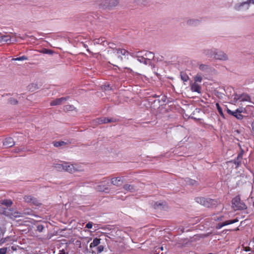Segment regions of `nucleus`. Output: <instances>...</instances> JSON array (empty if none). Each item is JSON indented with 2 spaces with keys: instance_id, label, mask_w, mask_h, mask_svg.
<instances>
[{
  "instance_id": "f257e3e1",
  "label": "nucleus",
  "mask_w": 254,
  "mask_h": 254,
  "mask_svg": "<svg viewBox=\"0 0 254 254\" xmlns=\"http://www.w3.org/2000/svg\"><path fill=\"white\" fill-rule=\"evenodd\" d=\"M119 0H99L97 3L100 8L111 10L119 3Z\"/></svg>"
},
{
  "instance_id": "f03ea898",
  "label": "nucleus",
  "mask_w": 254,
  "mask_h": 254,
  "mask_svg": "<svg viewBox=\"0 0 254 254\" xmlns=\"http://www.w3.org/2000/svg\"><path fill=\"white\" fill-rule=\"evenodd\" d=\"M232 203L233 207L238 210H244L247 208L246 205L241 201L239 196H237L232 199Z\"/></svg>"
},
{
  "instance_id": "7ed1b4c3",
  "label": "nucleus",
  "mask_w": 254,
  "mask_h": 254,
  "mask_svg": "<svg viewBox=\"0 0 254 254\" xmlns=\"http://www.w3.org/2000/svg\"><path fill=\"white\" fill-rule=\"evenodd\" d=\"M64 170L70 173H74L78 171H82L83 170H80L77 167L76 164H70L68 162H64Z\"/></svg>"
},
{
  "instance_id": "20e7f679",
  "label": "nucleus",
  "mask_w": 254,
  "mask_h": 254,
  "mask_svg": "<svg viewBox=\"0 0 254 254\" xmlns=\"http://www.w3.org/2000/svg\"><path fill=\"white\" fill-rule=\"evenodd\" d=\"M214 59L217 60L226 61L228 60V55L224 52L216 49Z\"/></svg>"
},
{
  "instance_id": "39448f33",
  "label": "nucleus",
  "mask_w": 254,
  "mask_h": 254,
  "mask_svg": "<svg viewBox=\"0 0 254 254\" xmlns=\"http://www.w3.org/2000/svg\"><path fill=\"white\" fill-rule=\"evenodd\" d=\"M24 200L27 203H31L36 206H40L41 203L36 198L30 195H25L23 197Z\"/></svg>"
},
{
  "instance_id": "423d86ee",
  "label": "nucleus",
  "mask_w": 254,
  "mask_h": 254,
  "mask_svg": "<svg viewBox=\"0 0 254 254\" xmlns=\"http://www.w3.org/2000/svg\"><path fill=\"white\" fill-rule=\"evenodd\" d=\"M250 6L249 0L241 3H236L235 5L234 8L238 11L242 10L243 9L248 10Z\"/></svg>"
},
{
  "instance_id": "0eeeda50",
  "label": "nucleus",
  "mask_w": 254,
  "mask_h": 254,
  "mask_svg": "<svg viewBox=\"0 0 254 254\" xmlns=\"http://www.w3.org/2000/svg\"><path fill=\"white\" fill-rule=\"evenodd\" d=\"M216 50V49H204L202 50V54L208 58H214Z\"/></svg>"
},
{
  "instance_id": "6e6552de",
  "label": "nucleus",
  "mask_w": 254,
  "mask_h": 254,
  "mask_svg": "<svg viewBox=\"0 0 254 254\" xmlns=\"http://www.w3.org/2000/svg\"><path fill=\"white\" fill-rule=\"evenodd\" d=\"M117 121L116 119L111 118L108 119L105 117L100 118L97 119L96 120V122L99 124H107L109 123H113L116 122Z\"/></svg>"
},
{
  "instance_id": "1a4fd4ad",
  "label": "nucleus",
  "mask_w": 254,
  "mask_h": 254,
  "mask_svg": "<svg viewBox=\"0 0 254 254\" xmlns=\"http://www.w3.org/2000/svg\"><path fill=\"white\" fill-rule=\"evenodd\" d=\"M3 144L6 148H8L13 146L15 142L12 138L9 137L4 139Z\"/></svg>"
},
{
  "instance_id": "9d476101",
  "label": "nucleus",
  "mask_w": 254,
  "mask_h": 254,
  "mask_svg": "<svg viewBox=\"0 0 254 254\" xmlns=\"http://www.w3.org/2000/svg\"><path fill=\"white\" fill-rule=\"evenodd\" d=\"M67 97H62L60 98L56 99L55 100L52 101L50 103L51 106H56L61 105L63 103L66 101Z\"/></svg>"
},
{
  "instance_id": "9b49d317",
  "label": "nucleus",
  "mask_w": 254,
  "mask_h": 254,
  "mask_svg": "<svg viewBox=\"0 0 254 254\" xmlns=\"http://www.w3.org/2000/svg\"><path fill=\"white\" fill-rule=\"evenodd\" d=\"M111 57L113 60V61L116 63H120L123 60V58L121 57V56L119 55H117V56H115V55H114V51L111 53Z\"/></svg>"
},
{
  "instance_id": "f8f14e48",
  "label": "nucleus",
  "mask_w": 254,
  "mask_h": 254,
  "mask_svg": "<svg viewBox=\"0 0 254 254\" xmlns=\"http://www.w3.org/2000/svg\"><path fill=\"white\" fill-rule=\"evenodd\" d=\"M238 220L237 218L235 219L234 220H227V221H226L223 222L222 223H221L220 224H218V225L216 227V228L217 229H220L223 226H226V225H229V224H231L234 223H235L236 222H238Z\"/></svg>"
},
{
  "instance_id": "ddd939ff",
  "label": "nucleus",
  "mask_w": 254,
  "mask_h": 254,
  "mask_svg": "<svg viewBox=\"0 0 254 254\" xmlns=\"http://www.w3.org/2000/svg\"><path fill=\"white\" fill-rule=\"evenodd\" d=\"M122 182L121 177H115L111 179V184L117 187L121 185Z\"/></svg>"
},
{
  "instance_id": "4468645a",
  "label": "nucleus",
  "mask_w": 254,
  "mask_h": 254,
  "mask_svg": "<svg viewBox=\"0 0 254 254\" xmlns=\"http://www.w3.org/2000/svg\"><path fill=\"white\" fill-rule=\"evenodd\" d=\"M166 206L165 202H154L153 206L155 209L162 210Z\"/></svg>"
},
{
  "instance_id": "2eb2a0df",
  "label": "nucleus",
  "mask_w": 254,
  "mask_h": 254,
  "mask_svg": "<svg viewBox=\"0 0 254 254\" xmlns=\"http://www.w3.org/2000/svg\"><path fill=\"white\" fill-rule=\"evenodd\" d=\"M200 21L197 19H189L187 20V24L190 26H196L199 23Z\"/></svg>"
},
{
  "instance_id": "dca6fc26",
  "label": "nucleus",
  "mask_w": 254,
  "mask_h": 254,
  "mask_svg": "<svg viewBox=\"0 0 254 254\" xmlns=\"http://www.w3.org/2000/svg\"><path fill=\"white\" fill-rule=\"evenodd\" d=\"M216 203V200L210 198H206L204 206L207 207H210L213 205H215Z\"/></svg>"
},
{
  "instance_id": "f3484780",
  "label": "nucleus",
  "mask_w": 254,
  "mask_h": 254,
  "mask_svg": "<svg viewBox=\"0 0 254 254\" xmlns=\"http://www.w3.org/2000/svg\"><path fill=\"white\" fill-rule=\"evenodd\" d=\"M138 53H139V52L136 53L135 54L134 53H130V54L132 57L138 58L137 60L139 62L143 63L144 64H147V59H145L142 57H140L138 55Z\"/></svg>"
},
{
  "instance_id": "a211bd4d",
  "label": "nucleus",
  "mask_w": 254,
  "mask_h": 254,
  "mask_svg": "<svg viewBox=\"0 0 254 254\" xmlns=\"http://www.w3.org/2000/svg\"><path fill=\"white\" fill-rule=\"evenodd\" d=\"M124 190L133 192L136 190V189L133 185L129 184H125L123 186Z\"/></svg>"
},
{
  "instance_id": "6ab92c4d",
  "label": "nucleus",
  "mask_w": 254,
  "mask_h": 254,
  "mask_svg": "<svg viewBox=\"0 0 254 254\" xmlns=\"http://www.w3.org/2000/svg\"><path fill=\"white\" fill-rule=\"evenodd\" d=\"M185 181L186 182L187 184L189 185L196 186L198 185V183L196 181L191 179L189 178H186Z\"/></svg>"
},
{
  "instance_id": "aec40b11",
  "label": "nucleus",
  "mask_w": 254,
  "mask_h": 254,
  "mask_svg": "<svg viewBox=\"0 0 254 254\" xmlns=\"http://www.w3.org/2000/svg\"><path fill=\"white\" fill-rule=\"evenodd\" d=\"M191 89L192 91L200 93L201 87L198 84L194 83L191 86Z\"/></svg>"
},
{
  "instance_id": "412c9836",
  "label": "nucleus",
  "mask_w": 254,
  "mask_h": 254,
  "mask_svg": "<svg viewBox=\"0 0 254 254\" xmlns=\"http://www.w3.org/2000/svg\"><path fill=\"white\" fill-rule=\"evenodd\" d=\"M128 53L127 51L122 49H116L115 51H114V55L117 56V55H125L126 53Z\"/></svg>"
},
{
  "instance_id": "4be33fe9",
  "label": "nucleus",
  "mask_w": 254,
  "mask_h": 254,
  "mask_svg": "<svg viewBox=\"0 0 254 254\" xmlns=\"http://www.w3.org/2000/svg\"><path fill=\"white\" fill-rule=\"evenodd\" d=\"M0 41L10 43L11 42V37L9 35L2 36L0 37Z\"/></svg>"
},
{
  "instance_id": "5701e85b",
  "label": "nucleus",
  "mask_w": 254,
  "mask_h": 254,
  "mask_svg": "<svg viewBox=\"0 0 254 254\" xmlns=\"http://www.w3.org/2000/svg\"><path fill=\"white\" fill-rule=\"evenodd\" d=\"M100 243V239L95 238L93 240V242L90 245V248H93L98 246Z\"/></svg>"
},
{
  "instance_id": "b1692460",
  "label": "nucleus",
  "mask_w": 254,
  "mask_h": 254,
  "mask_svg": "<svg viewBox=\"0 0 254 254\" xmlns=\"http://www.w3.org/2000/svg\"><path fill=\"white\" fill-rule=\"evenodd\" d=\"M0 203L7 207L10 206L12 204V201L10 199H3L0 200Z\"/></svg>"
},
{
  "instance_id": "393cba45",
  "label": "nucleus",
  "mask_w": 254,
  "mask_h": 254,
  "mask_svg": "<svg viewBox=\"0 0 254 254\" xmlns=\"http://www.w3.org/2000/svg\"><path fill=\"white\" fill-rule=\"evenodd\" d=\"M239 99H240V101L244 102L247 101H250V97L247 94H243L239 96Z\"/></svg>"
},
{
  "instance_id": "a878e982",
  "label": "nucleus",
  "mask_w": 254,
  "mask_h": 254,
  "mask_svg": "<svg viewBox=\"0 0 254 254\" xmlns=\"http://www.w3.org/2000/svg\"><path fill=\"white\" fill-rule=\"evenodd\" d=\"M54 167L58 171H62L64 170V163L63 164H54Z\"/></svg>"
},
{
  "instance_id": "bb28decb",
  "label": "nucleus",
  "mask_w": 254,
  "mask_h": 254,
  "mask_svg": "<svg viewBox=\"0 0 254 254\" xmlns=\"http://www.w3.org/2000/svg\"><path fill=\"white\" fill-rule=\"evenodd\" d=\"M200 70L203 71H208L210 69L209 66L207 64H200L199 66Z\"/></svg>"
},
{
  "instance_id": "cd10ccee",
  "label": "nucleus",
  "mask_w": 254,
  "mask_h": 254,
  "mask_svg": "<svg viewBox=\"0 0 254 254\" xmlns=\"http://www.w3.org/2000/svg\"><path fill=\"white\" fill-rule=\"evenodd\" d=\"M206 199V198H204V197H197L195 198V201L197 203L200 204L204 206Z\"/></svg>"
},
{
  "instance_id": "c85d7f7f",
  "label": "nucleus",
  "mask_w": 254,
  "mask_h": 254,
  "mask_svg": "<svg viewBox=\"0 0 254 254\" xmlns=\"http://www.w3.org/2000/svg\"><path fill=\"white\" fill-rule=\"evenodd\" d=\"M66 143L65 142H64V141H57V142H55L54 143V146L55 147H56L62 146L63 145H66Z\"/></svg>"
},
{
  "instance_id": "c756f323",
  "label": "nucleus",
  "mask_w": 254,
  "mask_h": 254,
  "mask_svg": "<svg viewBox=\"0 0 254 254\" xmlns=\"http://www.w3.org/2000/svg\"><path fill=\"white\" fill-rule=\"evenodd\" d=\"M134 2L137 3L138 4H141L145 5L147 3V0H133Z\"/></svg>"
},
{
  "instance_id": "7c9ffc66",
  "label": "nucleus",
  "mask_w": 254,
  "mask_h": 254,
  "mask_svg": "<svg viewBox=\"0 0 254 254\" xmlns=\"http://www.w3.org/2000/svg\"><path fill=\"white\" fill-rule=\"evenodd\" d=\"M38 89V85L36 84L32 83L29 85V89L31 91H34L35 90Z\"/></svg>"
},
{
  "instance_id": "2f4dec72",
  "label": "nucleus",
  "mask_w": 254,
  "mask_h": 254,
  "mask_svg": "<svg viewBox=\"0 0 254 254\" xmlns=\"http://www.w3.org/2000/svg\"><path fill=\"white\" fill-rule=\"evenodd\" d=\"M202 77L200 75H199V74H197L196 75H195L194 77V80L195 82H201L202 81Z\"/></svg>"
},
{
  "instance_id": "473e14b6",
  "label": "nucleus",
  "mask_w": 254,
  "mask_h": 254,
  "mask_svg": "<svg viewBox=\"0 0 254 254\" xmlns=\"http://www.w3.org/2000/svg\"><path fill=\"white\" fill-rule=\"evenodd\" d=\"M28 59L27 57L25 56H23L22 57H18V58H13L12 59V61H24V60H27Z\"/></svg>"
},
{
  "instance_id": "72a5a7b5",
  "label": "nucleus",
  "mask_w": 254,
  "mask_h": 254,
  "mask_svg": "<svg viewBox=\"0 0 254 254\" xmlns=\"http://www.w3.org/2000/svg\"><path fill=\"white\" fill-rule=\"evenodd\" d=\"M8 102L11 105H16L18 103V101L13 98H10L8 99Z\"/></svg>"
},
{
  "instance_id": "f704fd0d",
  "label": "nucleus",
  "mask_w": 254,
  "mask_h": 254,
  "mask_svg": "<svg viewBox=\"0 0 254 254\" xmlns=\"http://www.w3.org/2000/svg\"><path fill=\"white\" fill-rule=\"evenodd\" d=\"M105 42L104 38H101L99 39H97L95 40V43L97 44H102L104 45L103 43Z\"/></svg>"
},
{
  "instance_id": "c9c22d12",
  "label": "nucleus",
  "mask_w": 254,
  "mask_h": 254,
  "mask_svg": "<svg viewBox=\"0 0 254 254\" xmlns=\"http://www.w3.org/2000/svg\"><path fill=\"white\" fill-rule=\"evenodd\" d=\"M96 189L99 191H105L106 190H108V188H105L103 185H99L97 187Z\"/></svg>"
},
{
  "instance_id": "e433bc0d",
  "label": "nucleus",
  "mask_w": 254,
  "mask_h": 254,
  "mask_svg": "<svg viewBox=\"0 0 254 254\" xmlns=\"http://www.w3.org/2000/svg\"><path fill=\"white\" fill-rule=\"evenodd\" d=\"M233 116H235L237 119L239 120H242L243 118V115L239 113H237V114H234Z\"/></svg>"
},
{
  "instance_id": "4c0bfd02",
  "label": "nucleus",
  "mask_w": 254,
  "mask_h": 254,
  "mask_svg": "<svg viewBox=\"0 0 254 254\" xmlns=\"http://www.w3.org/2000/svg\"><path fill=\"white\" fill-rule=\"evenodd\" d=\"M145 56L149 58V59H148L147 60H149L150 59H153L154 57V54L151 52H148V54H146Z\"/></svg>"
},
{
  "instance_id": "58836bf2",
  "label": "nucleus",
  "mask_w": 254,
  "mask_h": 254,
  "mask_svg": "<svg viewBox=\"0 0 254 254\" xmlns=\"http://www.w3.org/2000/svg\"><path fill=\"white\" fill-rule=\"evenodd\" d=\"M216 106H217V110L218 111V112L221 115V116H223V112H222V108L220 107L218 103H217L216 104Z\"/></svg>"
},
{
  "instance_id": "ea45409f",
  "label": "nucleus",
  "mask_w": 254,
  "mask_h": 254,
  "mask_svg": "<svg viewBox=\"0 0 254 254\" xmlns=\"http://www.w3.org/2000/svg\"><path fill=\"white\" fill-rule=\"evenodd\" d=\"M7 248H2L0 249V254H5L7 252Z\"/></svg>"
},
{
  "instance_id": "a19ab883",
  "label": "nucleus",
  "mask_w": 254,
  "mask_h": 254,
  "mask_svg": "<svg viewBox=\"0 0 254 254\" xmlns=\"http://www.w3.org/2000/svg\"><path fill=\"white\" fill-rule=\"evenodd\" d=\"M188 76L186 74H181V79L184 81H187L188 80Z\"/></svg>"
},
{
  "instance_id": "79ce46f5",
  "label": "nucleus",
  "mask_w": 254,
  "mask_h": 254,
  "mask_svg": "<svg viewBox=\"0 0 254 254\" xmlns=\"http://www.w3.org/2000/svg\"><path fill=\"white\" fill-rule=\"evenodd\" d=\"M44 226L42 225H39L37 226V230L40 232H42Z\"/></svg>"
},
{
  "instance_id": "37998d69",
  "label": "nucleus",
  "mask_w": 254,
  "mask_h": 254,
  "mask_svg": "<svg viewBox=\"0 0 254 254\" xmlns=\"http://www.w3.org/2000/svg\"><path fill=\"white\" fill-rule=\"evenodd\" d=\"M104 250V247L103 246H99L97 248V253H101Z\"/></svg>"
},
{
  "instance_id": "c03bdc74",
  "label": "nucleus",
  "mask_w": 254,
  "mask_h": 254,
  "mask_svg": "<svg viewBox=\"0 0 254 254\" xmlns=\"http://www.w3.org/2000/svg\"><path fill=\"white\" fill-rule=\"evenodd\" d=\"M92 222H88L86 225V228H88V229H91L92 228Z\"/></svg>"
},
{
  "instance_id": "a18cd8bd",
  "label": "nucleus",
  "mask_w": 254,
  "mask_h": 254,
  "mask_svg": "<svg viewBox=\"0 0 254 254\" xmlns=\"http://www.w3.org/2000/svg\"><path fill=\"white\" fill-rule=\"evenodd\" d=\"M227 113L228 114H229L230 115H233L234 114H237V112H233V111H231L229 109H227Z\"/></svg>"
},
{
  "instance_id": "49530a36",
  "label": "nucleus",
  "mask_w": 254,
  "mask_h": 254,
  "mask_svg": "<svg viewBox=\"0 0 254 254\" xmlns=\"http://www.w3.org/2000/svg\"><path fill=\"white\" fill-rule=\"evenodd\" d=\"M23 149H24L23 148H16L14 149V152L16 153H18V152H19L22 151Z\"/></svg>"
},
{
  "instance_id": "de8ad7c7",
  "label": "nucleus",
  "mask_w": 254,
  "mask_h": 254,
  "mask_svg": "<svg viewBox=\"0 0 254 254\" xmlns=\"http://www.w3.org/2000/svg\"><path fill=\"white\" fill-rule=\"evenodd\" d=\"M243 110L244 109L242 108H241L237 109V110L235 112L239 113V114H241V113L243 112Z\"/></svg>"
},
{
  "instance_id": "09e8293b",
  "label": "nucleus",
  "mask_w": 254,
  "mask_h": 254,
  "mask_svg": "<svg viewBox=\"0 0 254 254\" xmlns=\"http://www.w3.org/2000/svg\"><path fill=\"white\" fill-rule=\"evenodd\" d=\"M238 100H240V99H239V96L236 94L234 98V101L236 103Z\"/></svg>"
},
{
  "instance_id": "8fccbe9b",
  "label": "nucleus",
  "mask_w": 254,
  "mask_h": 254,
  "mask_svg": "<svg viewBox=\"0 0 254 254\" xmlns=\"http://www.w3.org/2000/svg\"><path fill=\"white\" fill-rule=\"evenodd\" d=\"M65 107L66 109H69V110H72V109L73 108V107L72 106H70V105H67Z\"/></svg>"
},
{
  "instance_id": "3c124183",
  "label": "nucleus",
  "mask_w": 254,
  "mask_h": 254,
  "mask_svg": "<svg viewBox=\"0 0 254 254\" xmlns=\"http://www.w3.org/2000/svg\"><path fill=\"white\" fill-rule=\"evenodd\" d=\"M52 53L51 51H50V50H47V49H45L44 50V53H45V54H51Z\"/></svg>"
},
{
  "instance_id": "603ef678",
  "label": "nucleus",
  "mask_w": 254,
  "mask_h": 254,
  "mask_svg": "<svg viewBox=\"0 0 254 254\" xmlns=\"http://www.w3.org/2000/svg\"><path fill=\"white\" fill-rule=\"evenodd\" d=\"M244 248L245 251H247V252L250 251L251 250V248L249 247H244Z\"/></svg>"
},
{
  "instance_id": "864d4df0",
  "label": "nucleus",
  "mask_w": 254,
  "mask_h": 254,
  "mask_svg": "<svg viewBox=\"0 0 254 254\" xmlns=\"http://www.w3.org/2000/svg\"><path fill=\"white\" fill-rule=\"evenodd\" d=\"M242 158V154H239L237 157V160H239V159H241Z\"/></svg>"
},
{
  "instance_id": "5fc2aeb1",
  "label": "nucleus",
  "mask_w": 254,
  "mask_h": 254,
  "mask_svg": "<svg viewBox=\"0 0 254 254\" xmlns=\"http://www.w3.org/2000/svg\"><path fill=\"white\" fill-rule=\"evenodd\" d=\"M166 96H163V98H162V100L165 102L166 100Z\"/></svg>"
},
{
  "instance_id": "6e6d98bb",
  "label": "nucleus",
  "mask_w": 254,
  "mask_h": 254,
  "mask_svg": "<svg viewBox=\"0 0 254 254\" xmlns=\"http://www.w3.org/2000/svg\"><path fill=\"white\" fill-rule=\"evenodd\" d=\"M250 4L252 3L254 4V0H249Z\"/></svg>"
},
{
  "instance_id": "4d7b16f0",
  "label": "nucleus",
  "mask_w": 254,
  "mask_h": 254,
  "mask_svg": "<svg viewBox=\"0 0 254 254\" xmlns=\"http://www.w3.org/2000/svg\"><path fill=\"white\" fill-rule=\"evenodd\" d=\"M65 254V252L64 250L60 251L59 254Z\"/></svg>"
},
{
  "instance_id": "13d9d810",
  "label": "nucleus",
  "mask_w": 254,
  "mask_h": 254,
  "mask_svg": "<svg viewBox=\"0 0 254 254\" xmlns=\"http://www.w3.org/2000/svg\"><path fill=\"white\" fill-rule=\"evenodd\" d=\"M109 88V85H108V86H106V85H105V86H104V89H105V90H107Z\"/></svg>"
},
{
  "instance_id": "bf43d9fd",
  "label": "nucleus",
  "mask_w": 254,
  "mask_h": 254,
  "mask_svg": "<svg viewBox=\"0 0 254 254\" xmlns=\"http://www.w3.org/2000/svg\"><path fill=\"white\" fill-rule=\"evenodd\" d=\"M179 229V230H180V231H181V233H183V232H184V228H180H180H179V229Z\"/></svg>"
},
{
  "instance_id": "052dcab7",
  "label": "nucleus",
  "mask_w": 254,
  "mask_h": 254,
  "mask_svg": "<svg viewBox=\"0 0 254 254\" xmlns=\"http://www.w3.org/2000/svg\"><path fill=\"white\" fill-rule=\"evenodd\" d=\"M11 41H12V43L16 42L17 41V40L16 39V38H15L14 39L11 40Z\"/></svg>"
},
{
  "instance_id": "680f3d73",
  "label": "nucleus",
  "mask_w": 254,
  "mask_h": 254,
  "mask_svg": "<svg viewBox=\"0 0 254 254\" xmlns=\"http://www.w3.org/2000/svg\"><path fill=\"white\" fill-rule=\"evenodd\" d=\"M239 162H239V161H235V164L237 163V164H238V165H239Z\"/></svg>"
},
{
  "instance_id": "e2e57ef3",
  "label": "nucleus",
  "mask_w": 254,
  "mask_h": 254,
  "mask_svg": "<svg viewBox=\"0 0 254 254\" xmlns=\"http://www.w3.org/2000/svg\"><path fill=\"white\" fill-rule=\"evenodd\" d=\"M253 129L254 130V123L252 124Z\"/></svg>"
},
{
  "instance_id": "0e129e2a",
  "label": "nucleus",
  "mask_w": 254,
  "mask_h": 254,
  "mask_svg": "<svg viewBox=\"0 0 254 254\" xmlns=\"http://www.w3.org/2000/svg\"><path fill=\"white\" fill-rule=\"evenodd\" d=\"M160 249H161V251H163L164 250L163 247H160Z\"/></svg>"
},
{
  "instance_id": "69168bd1",
  "label": "nucleus",
  "mask_w": 254,
  "mask_h": 254,
  "mask_svg": "<svg viewBox=\"0 0 254 254\" xmlns=\"http://www.w3.org/2000/svg\"><path fill=\"white\" fill-rule=\"evenodd\" d=\"M112 47H113V45H111V46H109V47H110V48L113 49V48Z\"/></svg>"
},
{
  "instance_id": "338daca9",
  "label": "nucleus",
  "mask_w": 254,
  "mask_h": 254,
  "mask_svg": "<svg viewBox=\"0 0 254 254\" xmlns=\"http://www.w3.org/2000/svg\"><path fill=\"white\" fill-rule=\"evenodd\" d=\"M112 47H113V45H111V46H109V47H110V48L113 49V48Z\"/></svg>"
},
{
  "instance_id": "774afa93",
  "label": "nucleus",
  "mask_w": 254,
  "mask_h": 254,
  "mask_svg": "<svg viewBox=\"0 0 254 254\" xmlns=\"http://www.w3.org/2000/svg\"><path fill=\"white\" fill-rule=\"evenodd\" d=\"M92 253H95V251H94L93 250H92Z\"/></svg>"
}]
</instances>
